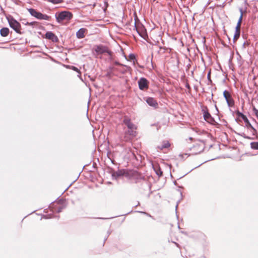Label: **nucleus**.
I'll return each instance as SVG.
<instances>
[{
    "label": "nucleus",
    "instance_id": "nucleus-20",
    "mask_svg": "<svg viewBox=\"0 0 258 258\" xmlns=\"http://www.w3.org/2000/svg\"><path fill=\"white\" fill-rule=\"evenodd\" d=\"M248 130H249L250 132L252 133V135L255 136L256 134V130L251 125V124L249 123L247 126Z\"/></svg>",
    "mask_w": 258,
    "mask_h": 258
},
{
    "label": "nucleus",
    "instance_id": "nucleus-31",
    "mask_svg": "<svg viewBox=\"0 0 258 258\" xmlns=\"http://www.w3.org/2000/svg\"><path fill=\"white\" fill-rule=\"evenodd\" d=\"M186 87H187V88L189 89V88H190V87H189V84H186Z\"/></svg>",
    "mask_w": 258,
    "mask_h": 258
},
{
    "label": "nucleus",
    "instance_id": "nucleus-25",
    "mask_svg": "<svg viewBox=\"0 0 258 258\" xmlns=\"http://www.w3.org/2000/svg\"><path fill=\"white\" fill-rule=\"evenodd\" d=\"M237 114L239 115V116L242 117L245 121H246L248 120L247 118L242 113L238 112Z\"/></svg>",
    "mask_w": 258,
    "mask_h": 258
},
{
    "label": "nucleus",
    "instance_id": "nucleus-7",
    "mask_svg": "<svg viewBox=\"0 0 258 258\" xmlns=\"http://www.w3.org/2000/svg\"><path fill=\"white\" fill-rule=\"evenodd\" d=\"M223 96L226 101L227 105L229 107H232L234 105V100L231 94L227 90L223 92Z\"/></svg>",
    "mask_w": 258,
    "mask_h": 258
},
{
    "label": "nucleus",
    "instance_id": "nucleus-29",
    "mask_svg": "<svg viewBox=\"0 0 258 258\" xmlns=\"http://www.w3.org/2000/svg\"><path fill=\"white\" fill-rule=\"evenodd\" d=\"M207 78H208V79L211 82V72L210 71L209 72V73L208 74V75H207Z\"/></svg>",
    "mask_w": 258,
    "mask_h": 258
},
{
    "label": "nucleus",
    "instance_id": "nucleus-8",
    "mask_svg": "<svg viewBox=\"0 0 258 258\" xmlns=\"http://www.w3.org/2000/svg\"><path fill=\"white\" fill-rule=\"evenodd\" d=\"M149 81L145 78H141L138 81V85L140 89L144 90L149 88Z\"/></svg>",
    "mask_w": 258,
    "mask_h": 258
},
{
    "label": "nucleus",
    "instance_id": "nucleus-28",
    "mask_svg": "<svg viewBox=\"0 0 258 258\" xmlns=\"http://www.w3.org/2000/svg\"><path fill=\"white\" fill-rule=\"evenodd\" d=\"M72 69L73 70L77 72V73H79L80 74H81V72H80V70L77 68H76V67L72 66Z\"/></svg>",
    "mask_w": 258,
    "mask_h": 258
},
{
    "label": "nucleus",
    "instance_id": "nucleus-16",
    "mask_svg": "<svg viewBox=\"0 0 258 258\" xmlns=\"http://www.w3.org/2000/svg\"><path fill=\"white\" fill-rule=\"evenodd\" d=\"M133 138V137H131L128 134L125 132L123 137L121 138V140L122 141L127 142L131 141Z\"/></svg>",
    "mask_w": 258,
    "mask_h": 258
},
{
    "label": "nucleus",
    "instance_id": "nucleus-15",
    "mask_svg": "<svg viewBox=\"0 0 258 258\" xmlns=\"http://www.w3.org/2000/svg\"><path fill=\"white\" fill-rule=\"evenodd\" d=\"M85 29L81 28L80 29L76 34L77 37L78 38H83L85 37L84 33L85 32Z\"/></svg>",
    "mask_w": 258,
    "mask_h": 258
},
{
    "label": "nucleus",
    "instance_id": "nucleus-17",
    "mask_svg": "<svg viewBox=\"0 0 258 258\" xmlns=\"http://www.w3.org/2000/svg\"><path fill=\"white\" fill-rule=\"evenodd\" d=\"M153 168L156 174L158 176H161L162 175V171H161L160 167L158 165L153 166Z\"/></svg>",
    "mask_w": 258,
    "mask_h": 258
},
{
    "label": "nucleus",
    "instance_id": "nucleus-27",
    "mask_svg": "<svg viewBox=\"0 0 258 258\" xmlns=\"http://www.w3.org/2000/svg\"><path fill=\"white\" fill-rule=\"evenodd\" d=\"M253 111L255 115V116L257 117L258 119V110L255 107H253Z\"/></svg>",
    "mask_w": 258,
    "mask_h": 258
},
{
    "label": "nucleus",
    "instance_id": "nucleus-24",
    "mask_svg": "<svg viewBox=\"0 0 258 258\" xmlns=\"http://www.w3.org/2000/svg\"><path fill=\"white\" fill-rule=\"evenodd\" d=\"M240 34V32L235 31V33L234 35V38H233L234 40H237L238 39V38L239 37Z\"/></svg>",
    "mask_w": 258,
    "mask_h": 258
},
{
    "label": "nucleus",
    "instance_id": "nucleus-3",
    "mask_svg": "<svg viewBox=\"0 0 258 258\" xmlns=\"http://www.w3.org/2000/svg\"><path fill=\"white\" fill-rule=\"evenodd\" d=\"M138 21L139 20L137 18V19H135V29H136L139 35L141 37L145 40H147L148 38V35L146 29L145 27L142 24L138 22Z\"/></svg>",
    "mask_w": 258,
    "mask_h": 258
},
{
    "label": "nucleus",
    "instance_id": "nucleus-11",
    "mask_svg": "<svg viewBox=\"0 0 258 258\" xmlns=\"http://www.w3.org/2000/svg\"><path fill=\"white\" fill-rule=\"evenodd\" d=\"M204 117L206 121L211 124H213L214 122L215 121L214 118L211 116V114L209 113L208 111H204Z\"/></svg>",
    "mask_w": 258,
    "mask_h": 258
},
{
    "label": "nucleus",
    "instance_id": "nucleus-6",
    "mask_svg": "<svg viewBox=\"0 0 258 258\" xmlns=\"http://www.w3.org/2000/svg\"><path fill=\"white\" fill-rule=\"evenodd\" d=\"M94 49L97 54L107 53L110 57L112 56V51L110 50L106 46H103L102 45H96L94 46Z\"/></svg>",
    "mask_w": 258,
    "mask_h": 258
},
{
    "label": "nucleus",
    "instance_id": "nucleus-21",
    "mask_svg": "<svg viewBox=\"0 0 258 258\" xmlns=\"http://www.w3.org/2000/svg\"><path fill=\"white\" fill-rule=\"evenodd\" d=\"M241 22H242L241 19H239L238 22L237 23L236 28H235V31L240 32V27H241Z\"/></svg>",
    "mask_w": 258,
    "mask_h": 258
},
{
    "label": "nucleus",
    "instance_id": "nucleus-18",
    "mask_svg": "<svg viewBox=\"0 0 258 258\" xmlns=\"http://www.w3.org/2000/svg\"><path fill=\"white\" fill-rule=\"evenodd\" d=\"M115 174L117 176H126L127 172L126 170L122 169L118 170L115 173Z\"/></svg>",
    "mask_w": 258,
    "mask_h": 258
},
{
    "label": "nucleus",
    "instance_id": "nucleus-30",
    "mask_svg": "<svg viewBox=\"0 0 258 258\" xmlns=\"http://www.w3.org/2000/svg\"><path fill=\"white\" fill-rule=\"evenodd\" d=\"M243 137L245 139H251V138H250V137H248V136H246L245 135H244Z\"/></svg>",
    "mask_w": 258,
    "mask_h": 258
},
{
    "label": "nucleus",
    "instance_id": "nucleus-13",
    "mask_svg": "<svg viewBox=\"0 0 258 258\" xmlns=\"http://www.w3.org/2000/svg\"><path fill=\"white\" fill-rule=\"evenodd\" d=\"M170 146V144L169 142L168 141H163L162 142V144L161 145H159L158 146V149H159L160 150H162L164 149L168 148Z\"/></svg>",
    "mask_w": 258,
    "mask_h": 258
},
{
    "label": "nucleus",
    "instance_id": "nucleus-2",
    "mask_svg": "<svg viewBox=\"0 0 258 258\" xmlns=\"http://www.w3.org/2000/svg\"><path fill=\"white\" fill-rule=\"evenodd\" d=\"M56 21L58 23L69 21L73 18V14L69 11H62L55 14Z\"/></svg>",
    "mask_w": 258,
    "mask_h": 258
},
{
    "label": "nucleus",
    "instance_id": "nucleus-32",
    "mask_svg": "<svg viewBox=\"0 0 258 258\" xmlns=\"http://www.w3.org/2000/svg\"><path fill=\"white\" fill-rule=\"evenodd\" d=\"M27 24L28 25H32V23H27Z\"/></svg>",
    "mask_w": 258,
    "mask_h": 258
},
{
    "label": "nucleus",
    "instance_id": "nucleus-26",
    "mask_svg": "<svg viewBox=\"0 0 258 258\" xmlns=\"http://www.w3.org/2000/svg\"><path fill=\"white\" fill-rule=\"evenodd\" d=\"M239 11H240V17H239V19H241V21H242V17H243V15L244 11H243L242 8H240L239 9Z\"/></svg>",
    "mask_w": 258,
    "mask_h": 258
},
{
    "label": "nucleus",
    "instance_id": "nucleus-14",
    "mask_svg": "<svg viewBox=\"0 0 258 258\" xmlns=\"http://www.w3.org/2000/svg\"><path fill=\"white\" fill-rule=\"evenodd\" d=\"M9 29L8 28L4 27L0 30V34L3 37H6L9 35Z\"/></svg>",
    "mask_w": 258,
    "mask_h": 258
},
{
    "label": "nucleus",
    "instance_id": "nucleus-22",
    "mask_svg": "<svg viewBox=\"0 0 258 258\" xmlns=\"http://www.w3.org/2000/svg\"><path fill=\"white\" fill-rule=\"evenodd\" d=\"M250 147L253 150H258V142H254L250 143Z\"/></svg>",
    "mask_w": 258,
    "mask_h": 258
},
{
    "label": "nucleus",
    "instance_id": "nucleus-5",
    "mask_svg": "<svg viewBox=\"0 0 258 258\" xmlns=\"http://www.w3.org/2000/svg\"><path fill=\"white\" fill-rule=\"evenodd\" d=\"M8 22L10 26L14 29L16 33L20 34L22 33L21 32V25L18 21L12 18L8 19Z\"/></svg>",
    "mask_w": 258,
    "mask_h": 258
},
{
    "label": "nucleus",
    "instance_id": "nucleus-4",
    "mask_svg": "<svg viewBox=\"0 0 258 258\" xmlns=\"http://www.w3.org/2000/svg\"><path fill=\"white\" fill-rule=\"evenodd\" d=\"M28 12L33 17L36 18L39 20H48L49 19V16L47 15L43 14L40 12L37 11L36 10L30 8L29 9Z\"/></svg>",
    "mask_w": 258,
    "mask_h": 258
},
{
    "label": "nucleus",
    "instance_id": "nucleus-10",
    "mask_svg": "<svg viewBox=\"0 0 258 258\" xmlns=\"http://www.w3.org/2000/svg\"><path fill=\"white\" fill-rule=\"evenodd\" d=\"M45 38L52 40L53 42H57L58 40L57 37L52 32L49 31L46 33Z\"/></svg>",
    "mask_w": 258,
    "mask_h": 258
},
{
    "label": "nucleus",
    "instance_id": "nucleus-23",
    "mask_svg": "<svg viewBox=\"0 0 258 258\" xmlns=\"http://www.w3.org/2000/svg\"><path fill=\"white\" fill-rule=\"evenodd\" d=\"M48 1L53 4H60L63 2V0H48Z\"/></svg>",
    "mask_w": 258,
    "mask_h": 258
},
{
    "label": "nucleus",
    "instance_id": "nucleus-1",
    "mask_svg": "<svg viewBox=\"0 0 258 258\" xmlns=\"http://www.w3.org/2000/svg\"><path fill=\"white\" fill-rule=\"evenodd\" d=\"M205 147V143L201 140H196L194 141L192 146L189 148L190 153L180 154L179 156L182 158H187L190 155H195L202 152Z\"/></svg>",
    "mask_w": 258,
    "mask_h": 258
},
{
    "label": "nucleus",
    "instance_id": "nucleus-19",
    "mask_svg": "<svg viewBox=\"0 0 258 258\" xmlns=\"http://www.w3.org/2000/svg\"><path fill=\"white\" fill-rule=\"evenodd\" d=\"M136 129H129L128 131L125 132L128 134L131 137H135L137 135V132L135 131Z\"/></svg>",
    "mask_w": 258,
    "mask_h": 258
},
{
    "label": "nucleus",
    "instance_id": "nucleus-12",
    "mask_svg": "<svg viewBox=\"0 0 258 258\" xmlns=\"http://www.w3.org/2000/svg\"><path fill=\"white\" fill-rule=\"evenodd\" d=\"M147 103L151 106H153L155 108L158 107V103L153 98L149 97L146 100Z\"/></svg>",
    "mask_w": 258,
    "mask_h": 258
},
{
    "label": "nucleus",
    "instance_id": "nucleus-9",
    "mask_svg": "<svg viewBox=\"0 0 258 258\" xmlns=\"http://www.w3.org/2000/svg\"><path fill=\"white\" fill-rule=\"evenodd\" d=\"M123 122L127 126L128 129H137L136 126L131 122V119L128 117H125Z\"/></svg>",
    "mask_w": 258,
    "mask_h": 258
}]
</instances>
